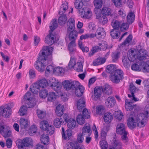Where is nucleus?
I'll list each match as a JSON object with an SVG mask.
<instances>
[{
  "label": "nucleus",
  "mask_w": 149,
  "mask_h": 149,
  "mask_svg": "<svg viewBox=\"0 0 149 149\" xmlns=\"http://www.w3.org/2000/svg\"><path fill=\"white\" fill-rule=\"evenodd\" d=\"M148 117L143 113L137 115L136 117L129 118L127 120V124L128 127L131 129L135 128L136 126L140 127L144 126L145 120Z\"/></svg>",
  "instance_id": "nucleus-1"
},
{
  "label": "nucleus",
  "mask_w": 149,
  "mask_h": 149,
  "mask_svg": "<svg viewBox=\"0 0 149 149\" xmlns=\"http://www.w3.org/2000/svg\"><path fill=\"white\" fill-rule=\"evenodd\" d=\"M47 55V54H46L45 51L40 52L38 60L35 64L36 69L40 72H43L44 71L45 66L47 64L46 60Z\"/></svg>",
  "instance_id": "nucleus-2"
},
{
  "label": "nucleus",
  "mask_w": 149,
  "mask_h": 149,
  "mask_svg": "<svg viewBox=\"0 0 149 149\" xmlns=\"http://www.w3.org/2000/svg\"><path fill=\"white\" fill-rule=\"evenodd\" d=\"M67 25L68 27V31H71L69 35L70 40H75L77 37V33L76 31L73 30L75 29L74 19L72 18H70L67 22Z\"/></svg>",
  "instance_id": "nucleus-3"
},
{
  "label": "nucleus",
  "mask_w": 149,
  "mask_h": 149,
  "mask_svg": "<svg viewBox=\"0 0 149 149\" xmlns=\"http://www.w3.org/2000/svg\"><path fill=\"white\" fill-rule=\"evenodd\" d=\"M124 75L123 71L120 69H118L116 70L113 74H110L109 78L113 83L118 84L124 78Z\"/></svg>",
  "instance_id": "nucleus-4"
},
{
  "label": "nucleus",
  "mask_w": 149,
  "mask_h": 149,
  "mask_svg": "<svg viewBox=\"0 0 149 149\" xmlns=\"http://www.w3.org/2000/svg\"><path fill=\"white\" fill-rule=\"evenodd\" d=\"M40 126L41 129L45 131L49 135H51L54 133L55 128L53 125L49 124L47 121L43 120L40 122Z\"/></svg>",
  "instance_id": "nucleus-5"
},
{
  "label": "nucleus",
  "mask_w": 149,
  "mask_h": 149,
  "mask_svg": "<svg viewBox=\"0 0 149 149\" xmlns=\"http://www.w3.org/2000/svg\"><path fill=\"white\" fill-rule=\"evenodd\" d=\"M116 132L117 134L122 135V139L125 143H126L128 142L127 132L125 130V125L123 123H121L117 125L116 128Z\"/></svg>",
  "instance_id": "nucleus-6"
},
{
  "label": "nucleus",
  "mask_w": 149,
  "mask_h": 149,
  "mask_svg": "<svg viewBox=\"0 0 149 149\" xmlns=\"http://www.w3.org/2000/svg\"><path fill=\"white\" fill-rule=\"evenodd\" d=\"M85 101L84 98H81L77 102V108L79 111H82V113L84 116L85 118H89L90 117L89 113L88 110L84 108L85 106Z\"/></svg>",
  "instance_id": "nucleus-7"
},
{
  "label": "nucleus",
  "mask_w": 149,
  "mask_h": 149,
  "mask_svg": "<svg viewBox=\"0 0 149 149\" xmlns=\"http://www.w3.org/2000/svg\"><path fill=\"white\" fill-rule=\"evenodd\" d=\"M33 143L32 139L29 137H26L22 140L19 139L17 141V144L19 148H23L24 147H28L31 145Z\"/></svg>",
  "instance_id": "nucleus-8"
},
{
  "label": "nucleus",
  "mask_w": 149,
  "mask_h": 149,
  "mask_svg": "<svg viewBox=\"0 0 149 149\" xmlns=\"http://www.w3.org/2000/svg\"><path fill=\"white\" fill-rule=\"evenodd\" d=\"M52 81L50 80L49 81V86L52 87L57 93H58L61 88V85L59 84L58 80L54 79V80L52 79Z\"/></svg>",
  "instance_id": "nucleus-9"
},
{
  "label": "nucleus",
  "mask_w": 149,
  "mask_h": 149,
  "mask_svg": "<svg viewBox=\"0 0 149 149\" xmlns=\"http://www.w3.org/2000/svg\"><path fill=\"white\" fill-rule=\"evenodd\" d=\"M79 13L83 15V17L87 19L90 18L92 15L91 10L86 7L83 8L81 10H80Z\"/></svg>",
  "instance_id": "nucleus-10"
},
{
  "label": "nucleus",
  "mask_w": 149,
  "mask_h": 149,
  "mask_svg": "<svg viewBox=\"0 0 149 149\" xmlns=\"http://www.w3.org/2000/svg\"><path fill=\"white\" fill-rule=\"evenodd\" d=\"M2 116L5 118H9L11 113V109L9 107L7 106L1 109Z\"/></svg>",
  "instance_id": "nucleus-11"
},
{
  "label": "nucleus",
  "mask_w": 149,
  "mask_h": 149,
  "mask_svg": "<svg viewBox=\"0 0 149 149\" xmlns=\"http://www.w3.org/2000/svg\"><path fill=\"white\" fill-rule=\"evenodd\" d=\"M62 136L63 139L65 140H69L72 135V131L70 129L67 130L65 132L63 127H62Z\"/></svg>",
  "instance_id": "nucleus-12"
},
{
  "label": "nucleus",
  "mask_w": 149,
  "mask_h": 149,
  "mask_svg": "<svg viewBox=\"0 0 149 149\" xmlns=\"http://www.w3.org/2000/svg\"><path fill=\"white\" fill-rule=\"evenodd\" d=\"M54 37V36L52 34V32H50L49 34L45 38V43L49 45H52L55 41Z\"/></svg>",
  "instance_id": "nucleus-13"
},
{
  "label": "nucleus",
  "mask_w": 149,
  "mask_h": 149,
  "mask_svg": "<svg viewBox=\"0 0 149 149\" xmlns=\"http://www.w3.org/2000/svg\"><path fill=\"white\" fill-rule=\"evenodd\" d=\"M96 18L98 19L99 22L101 24L104 25L107 24L108 22V19L106 16L102 15L101 14H97Z\"/></svg>",
  "instance_id": "nucleus-14"
},
{
  "label": "nucleus",
  "mask_w": 149,
  "mask_h": 149,
  "mask_svg": "<svg viewBox=\"0 0 149 149\" xmlns=\"http://www.w3.org/2000/svg\"><path fill=\"white\" fill-rule=\"evenodd\" d=\"M102 91V87H96L94 88V94L95 96L94 99L95 100H97L100 98Z\"/></svg>",
  "instance_id": "nucleus-15"
},
{
  "label": "nucleus",
  "mask_w": 149,
  "mask_h": 149,
  "mask_svg": "<svg viewBox=\"0 0 149 149\" xmlns=\"http://www.w3.org/2000/svg\"><path fill=\"white\" fill-rule=\"evenodd\" d=\"M116 103V100L114 97L110 96L107 98L105 102L106 105L109 108L113 107Z\"/></svg>",
  "instance_id": "nucleus-16"
},
{
  "label": "nucleus",
  "mask_w": 149,
  "mask_h": 149,
  "mask_svg": "<svg viewBox=\"0 0 149 149\" xmlns=\"http://www.w3.org/2000/svg\"><path fill=\"white\" fill-rule=\"evenodd\" d=\"M102 90L105 94L108 95L111 94L112 92V87L108 84H105L102 87Z\"/></svg>",
  "instance_id": "nucleus-17"
},
{
  "label": "nucleus",
  "mask_w": 149,
  "mask_h": 149,
  "mask_svg": "<svg viewBox=\"0 0 149 149\" xmlns=\"http://www.w3.org/2000/svg\"><path fill=\"white\" fill-rule=\"evenodd\" d=\"M130 91L131 93V95L128 94V95L129 97H132V100L135 101H137V98L135 97L134 93L136 91V88L133 84H131L130 85Z\"/></svg>",
  "instance_id": "nucleus-18"
},
{
  "label": "nucleus",
  "mask_w": 149,
  "mask_h": 149,
  "mask_svg": "<svg viewBox=\"0 0 149 149\" xmlns=\"http://www.w3.org/2000/svg\"><path fill=\"white\" fill-rule=\"evenodd\" d=\"M91 130L90 125L89 124H86L82 129V133L84 135H90Z\"/></svg>",
  "instance_id": "nucleus-19"
},
{
  "label": "nucleus",
  "mask_w": 149,
  "mask_h": 149,
  "mask_svg": "<svg viewBox=\"0 0 149 149\" xmlns=\"http://www.w3.org/2000/svg\"><path fill=\"white\" fill-rule=\"evenodd\" d=\"M140 67L143 72L149 73V61L142 63Z\"/></svg>",
  "instance_id": "nucleus-20"
},
{
  "label": "nucleus",
  "mask_w": 149,
  "mask_h": 149,
  "mask_svg": "<svg viewBox=\"0 0 149 149\" xmlns=\"http://www.w3.org/2000/svg\"><path fill=\"white\" fill-rule=\"evenodd\" d=\"M147 56L146 51L145 50L141 49L139 51L137 57L139 60L141 61L146 59Z\"/></svg>",
  "instance_id": "nucleus-21"
},
{
  "label": "nucleus",
  "mask_w": 149,
  "mask_h": 149,
  "mask_svg": "<svg viewBox=\"0 0 149 149\" xmlns=\"http://www.w3.org/2000/svg\"><path fill=\"white\" fill-rule=\"evenodd\" d=\"M110 33L112 38L116 39L119 38L120 32L119 30L113 29L110 31Z\"/></svg>",
  "instance_id": "nucleus-22"
},
{
  "label": "nucleus",
  "mask_w": 149,
  "mask_h": 149,
  "mask_svg": "<svg viewBox=\"0 0 149 149\" xmlns=\"http://www.w3.org/2000/svg\"><path fill=\"white\" fill-rule=\"evenodd\" d=\"M67 20V18L65 15H61L58 19V22L61 26H64Z\"/></svg>",
  "instance_id": "nucleus-23"
},
{
  "label": "nucleus",
  "mask_w": 149,
  "mask_h": 149,
  "mask_svg": "<svg viewBox=\"0 0 149 149\" xmlns=\"http://www.w3.org/2000/svg\"><path fill=\"white\" fill-rule=\"evenodd\" d=\"M38 84L42 89L46 88L48 85H49V81L45 78L39 80Z\"/></svg>",
  "instance_id": "nucleus-24"
},
{
  "label": "nucleus",
  "mask_w": 149,
  "mask_h": 149,
  "mask_svg": "<svg viewBox=\"0 0 149 149\" xmlns=\"http://www.w3.org/2000/svg\"><path fill=\"white\" fill-rule=\"evenodd\" d=\"M95 34H96V37L98 35L100 36L99 37L103 38L106 35V33L103 28L100 27L97 29Z\"/></svg>",
  "instance_id": "nucleus-25"
},
{
  "label": "nucleus",
  "mask_w": 149,
  "mask_h": 149,
  "mask_svg": "<svg viewBox=\"0 0 149 149\" xmlns=\"http://www.w3.org/2000/svg\"><path fill=\"white\" fill-rule=\"evenodd\" d=\"M111 24L114 29L119 30L121 26V22L118 20L113 19Z\"/></svg>",
  "instance_id": "nucleus-26"
},
{
  "label": "nucleus",
  "mask_w": 149,
  "mask_h": 149,
  "mask_svg": "<svg viewBox=\"0 0 149 149\" xmlns=\"http://www.w3.org/2000/svg\"><path fill=\"white\" fill-rule=\"evenodd\" d=\"M62 118H55L53 121V123L54 126L56 128L60 127L63 123V120Z\"/></svg>",
  "instance_id": "nucleus-27"
},
{
  "label": "nucleus",
  "mask_w": 149,
  "mask_h": 149,
  "mask_svg": "<svg viewBox=\"0 0 149 149\" xmlns=\"http://www.w3.org/2000/svg\"><path fill=\"white\" fill-rule=\"evenodd\" d=\"M29 126V124L28 120L22 118L20 119V126L22 129H26Z\"/></svg>",
  "instance_id": "nucleus-28"
},
{
  "label": "nucleus",
  "mask_w": 149,
  "mask_h": 149,
  "mask_svg": "<svg viewBox=\"0 0 149 149\" xmlns=\"http://www.w3.org/2000/svg\"><path fill=\"white\" fill-rule=\"evenodd\" d=\"M106 71L108 73L113 74L114 71L116 70V65H114L110 64L108 65L106 67Z\"/></svg>",
  "instance_id": "nucleus-29"
},
{
  "label": "nucleus",
  "mask_w": 149,
  "mask_h": 149,
  "mask_svg": "<svg viewBox=\"0 0 149 149\" xmlns=\"http://www.w3.org/2000/svg\"><path fill=\"white\" fill-rule=\"evenodd\" d=\"M67 123V126L70 129H73L76 127V122L73 119L70 118L68 119Z\"/></svg>",
  "instance_id": "nucleus-30"
},
{
  "label": "nucleus",
  "mask_w": 149,
  "mask_h": 149,
  "mask_svg": "<svg viewBox=\"0 0 149 149\" xmlns=\"http://www.w3.org/2000/svg\"><path fill=\"white\" fill-rule=\"evenodd\" d=\"M26 106L28 108L33 107L36 105V101L34 98L31 99L30 100L29 97L27 98Z\"/></svg>",
  "instance_id": "nucleus-31"
},
{
  "label": "nucleus",
  "mask_w": 149,
  "mask_h": 149,
  "mask_svg": "<svg viewBox=\"0 0 149 149\" xmlns=\"http://www.w3.org/2000/svg\"><path fill=\"white\" fill-rule=\"evenodd\" d=\"M31 91L34 94H37L41 89L40 86L37 83H34L33 87L30 88Z\"/></svg>",
  "instance_id": "nucleus-32"
},
{
  "label": "nucleus",
  "mask_w": 149,
  "mask_h": 149,
  "mask_svg": "<svg viewBox=\"0 0 149 149\" xmlns=\"http://www.w3.org/2000/svg\"><path fill=\"white\" fill-rule=\"evenodd\" d=\"M112 114L110 113H105L104 117V121L107 123H110L113 119Z\"/></svg>",
  "instance_id": "nucleus-33"
},
{
  "label": "nucleus",
  "mask_w": 149,
  "mask_h": 149,
  "mask_svg": "<svg viewBox=\"0 0 149 149\" xmlns=\"http://www.w3.org/2000/svg\"><path fill=\"white\" fill-rule=\"evenodd\" d=\"M63 86L64 88L66 90H72V82L70 81L66 80L63 82Z\"/></svg>",
  "instance_id": "nucleus-34"
},
{
  "label": "nucleus",
  "mask_w": 149,
  "mask_h": 149,
  "mask_svg": "<svg viewBox=\"0 0 149 149\" xmlns=\"http://www.w3.org/2000/svg\"><path fill=\"white\" fill-rule=\"evenodd\" d=\"M84 89L82 86H80L79 88L75 90L74 91H75V93L76 95L78 96H81L84 91Z\"/></svg>",
  "instance_id": "nucleus-35"
},
{
  "label": "nucleus",
  "mask_w": 149,
  "mask_h": 149,
  "mask_svg": "<svg viewBox=\"0 0 149 149\" xmlns=\"http://www.w3.org/2000/svg\"><path fill=\"white\" fill-rule=\"evenodd\" d=\"M74 6L75 8L78 10L79 13V10H82L81 8L83 6V3L81 0H76L74 3Z\"/></svg>",
  "instance_id": "nucleus-36"
},
{
  "label": "nucleus",
  "mask_w": 149,
  "mask_h": 149,
  "mask_svg": "<svg viewBox=\"0 0 149 149\" xmlns=\"http://www.w3.org/2000/svg\"><path fill=\"white\" fill-rule=\"evenodd\" d=\"M68 8V5L67 3L62 4L60 7L59 13L61 15L63 14L67 10Z\"/></svg>",
  "instance_id": "nucleus-37"
},
{
  "label": "nucleus",
  "mask_w": 149,
  "mask_h": 149,
  "mask_svg": "<svg viewBox=\"0 0 149 149\" xmlns=\"http://www.w3.org/2000/svg\"><path fill=\"white\" fill-rule=\"evenodd\" d=\"M134 19L135 16L134 14L132 13H130L127 16V22L129 24H131L134 21Z\"/></svg>",
  "instance_id": "nucleus-38"
},
{
  "label": "nucleus",
  "mask_w": 149,
  "mask_h": 149,
  "mask_svg": "<svg viewBox=\"0 0 149 149\" xmlns=\"http://www.w3.org/2000/svg\"><path fill=\"white\" fill-rule=\"evenodd\" d=\"M50 24L51 25L50 26V31H51V32H52L58 27V24L57 23L56 19H53Z\"/></svg>",
  "instance_id": "nucleus-39"
},
{
  "label": "nucleus",
  "mask_w": 149,
  "mask_h": 149,
  "mask_svg": "<svg viewBox=\"0 0 149 149\" xmlns=\"http://www.w3.org/2000/svg\"><path fill=\"white\" fill-rule=\"evenodd\" d=\"M101 12L103 15L109 16L111 14V10L109 8L104 7L102 8Z\"/></svg>",
  "instance_id": "nucleus-40"
},
{
  "label": "nucleus",
  "mask_w": 149,
  "mask_h": 149,
  "mask_svg": "<svg viewBox=\"0 0 149 149\" xmlns=\"http://www.w3.org/2000/svg\"><path fill=\"white\" fill-rule=\"evenodd\" d=\"M64 107L61 106V105H58L56 108V113L57 116H61L63 113Z\"/></svg>",
  "instance_id": "nucleus-41"
},
{
  "label": "nucleus",
  "mask_w": 149,
  "mask_h": 149,
  "mask_svg": "<svg viewBox=\"0 0 149 149\" xmlns=\"http://www.w3.org/2000/svg\"><path fill=\"white\" fill-rule=\"evenodd\" d=\"M47 100L49 101L52 102L55 100L56 97L55 93L54 92H49L48 95H47Z\"/></svg>",
  "instance_id": "nucleus-42"
},
{
  "label": "nucleus",
  "mask_w": 149,
  "mask_h": 149,
  "mask_svg": "<svg viewBox=\"0 0 149 149\" xmlns=\"http://www.w3.org/2000/svg\"><path fill=\"white\" fill-rule=\"evenodd\" d=\"M40 140L44 144L47 145L49 143V138L46 135L43 134L41 136Z\"/></svg>",
  "instance_id": "nucleus-43"
},
{
  "label": "nucleus",
  "mask_w": 149,
  "mask_h": 149,
  "mask_svg": "<svg viewBox=\"0 0 149 149\" xmlns=\"http://www.w3.org/2000/svg\"><path fill=\"white\" fill-rule=\"evenodd\" d=\"M123 144L118 140H115L113 142V147L115 149H122Z\"/></svg>",
  "instance_id": "nucleus-44"
},
{
  "label": "nucleus",
  "mask_w": 149,
  "mask_h": 149,
  "mask_svg": "<svg viewBox=\"0 0 149 149\" xmlns=\"http://www.w3.org/2000/svg\"><path fill=\"white\" fill-rule=\"evenodd\" d=\"M105 61V58H98L93 62V64L94 65H98L104 63Z\"/></svg>",
  "instance_id": "nucleus-45"
},
{
  "label": "nucleus",
  "mask_w": 149,
  "mask_h": 149,
  "mask_svg": "<svg viewBox=\"0 0 149 149\" xmlns=\"http://www.w3.org/2000/svg\"><path fill=\"white\" fill-rule=\"evenodd\" d=\"M83 65L81 62H77L74 67V69L78 72H81L83 71Z\"/></svg>",
  "instance_id": "nucleus-46"
},
{
  "label": "nucleus",
  "mask_w": 149,
  "mask_h": 149,
  "mask_svg": "<svg viewBox=\"0 0 149 149\" xmlns=\"http://www.w3.org/2000/svg\"><path fill=\"white\" fill-rule=\"evenodd\" d=\"M37 127L34 125H32L29 130V134L30 136H32L33 134H35L37 132Z\"/></svg>",
  "instance_id": "nucleus-47"
},
{
  "label": "nucleus",
  "mask_w": 149,
  "mask_h": 149,
  "mask_svg": "<svg viewBox=\"0 0 149 149\" xmlns=\"http://www.w3.org/2000/svg\"><path fill=\"white\" fill-rule=\"evenodd\" d=\"M93 3L95 8L100 9L102 5V0H94Z\"/></svg>",
  "instance_id": "nucleus-48"
},
{
  "label": "nucleus",
  "mask_w": 149,
  "mask_h": 149,
  "mask_svg": "<svg viewBox=\"0 0 149 149\" xmlns=\"http://www.w3.org/2000/svg\"><path fill=\"white\" fill-rule=\"evenodd\" d=\"M77 123L80 125L84 124L85 121L83 116L81 114H79L77 116Z\"/></svg>",
  "instance_id": "nucleus-49"
},
{
  "label": "nucleus",
  "mask_w": 149,
  "mask_h": 149,
  "mask_svg": "<svg viewBox=\"0 0 149 149\" xmlns=\"http://www.w3.org/2000/svg\"><path fill=\"white\" fill-rule=\"evenodd\" d=\"M48 94V91L46 89H41L39 93V96L42 98H45Z\"/></svg>",
  "instance_id": "nucleus-50"
},
{
  "label": "nucleus",
  "mask_w": 149,
  "mask_h": 149,
  "mask_svg": "<svg viewBox=\"0 0 149 149\" xmlns=\"http://www.w3.org/2000/svg\"><path fill=\"white\" fill-rule=\"evenodd\" d=\"M132 104L131 102H128V103L127 102L125 104V108L127 111H131L132 110L134 107L136 105H132Z\"/></svg>",
  "instance_id": "nucleus-51"
},
{
  "label": "nucleus",
  "mask_w": 149,
  "mask_h": 149,
  "mask_svg": "<svg viewBox=\"0 0 149 149\" xmlns=\"http://www.w3.org/2000/svg\"><path fill=\"white\" fill-rule=\"evenodd\" d=\"M72 90L74 91L80 86H81L80 85V84L79 82L77 81H72Z\"/></svg>",
  "instance_id": "nucleus-52"
},
{
  "label": "nucleus",
  "mask_w": 149,
  "mask_h": 149,
  "mask_svg": "<svg viewBox=\"0 0 149 149\" xmlns=\"http://www.w3.org/2000/svg\"><path fill=\"white\" fill-rule=\"evenodd\" d=\"M37 113L38 118L41 119L43 118L46 115L45 111H43L39 109L37 110Z\"/></svg>",
  "instance_id": "nucleus-53"
},
{
  "label": "nucleus",
  "mask_w": 149,
  "mask_h": 149,
  "mask_svg": "<svg viewBox=\"0 0 149 149\" xmlns=\"http://www.w3.org/2000/svg\"><path fill=\"white\" fill-rule=\"evenodd\" d=\"M27 107L26 106H23L20 108L19 111L20 116H23L26 113L27 111Z\"/></svg>",
  "instance_id": "nucleus-54"
},
{
  "label": "nucleus",
  "mask_w": 149,
  "mask_h": 149,
  "mask_svg": "<svg viewBox=\"0 0 149 149\" xmlns=\"http://www.w3.org/2000/svg\"><path fill=\"white\" fill-rule=\"evenodd\" d=\"M97 113L101 115L103 114L104 112V109L103 107L102 106H97L96 109Z\"/></svg>",
  "instance_id": "nucleus-55"
},
{
  "label": "nucleus",
  "mask_w": 149,
  "mask_h": 149,
  "mask_svg": "<svg viewBox=\"0 0 149 149\" xmlns=\"http://www.w3.org/2000/svg\"><path fill=\"white\" fill-rule=\"evenodd\" d=\"M114 115L115 118L119 120H120L123 117V113L120 111H115L114 113Z\"/></svg>",
  "instance_id": "nucleus-56"
},
{
  "label": "nucleus",
  "mask_w": 149,
  "mask_h": 149,
  "mask_svg": "<svg viewBox=\"0 0 149 149\" xmlns=\"http://www.w3.org/2000/svg\"><path fill=\"white\" fill-rule=\"evenodd\" d=\"M64 70L61 67H57L53 70V72L55 74H61L64 72Z\"/></svg>",
  "instance_id": "nucleus-57"
},
{
  "label": "nucleus",
  "mask_w": 149,
  "mask_h": 149,
  "mask_svg": "<svg viewBox=\"0 0 149 149\" xmlns=\"http://www.w3.org/2000/svg\"><path fill=\"white\" fill-rule=\"evenodd\" d=\"M132 38V35L131 34L129 35L125 41L122 43L121 45H125L128 44L131 41Z\"/></svg>",
  "instance_id": "nucleus-58"
},
{
  "label": "nucleus",
  "mask_w": 149,
  "mask_h": 149,
  "mask_svg": "<svg viewBox=\"0 0 149 149\" xmlns=\"http://www.w3.org/2000/svg\"><path fill=\"white\" fill-rule=\"evenodd\" d=\"M84 134L82 133H79L77 135V142L78 144L81 143L83 142L84 140L83 136Z\"/></svg>",
  "instance_id": "nucleus-59"
},
{
  "label": "nucleus",
  "mask_w": 149,
  "mask_h": 149,
  "mask_svg": "<svg viewBox=\"0 0 149 149\" xmlns=\"http://www.w3.org/2000/svg\"><path fill=\"white\" fill-rule=\"evenodd\" d=\"M76 62L75 60L73 58H71L69 63L68 64V67L69 69H71L74 67L76 65Z\"/></svg>",
  "instance_id": "nucleus-60"
},
{
  "label": "nucleus",
  "mask_w": 149,
  "mask_h": 149,
  "mask_svg": "<svg viewBox=\"0 0 149 149\" xmlns=\"http://www.w3.org/2000/svg\"><path fill=\"white\" fill-rule=\"evenodd\" d=\"M100 143L101 147L102 149H107L108 147L107 142L104 140L100 141Z\"/></svg>",
  "instance_id": "nucleus-61"
},
{
  "label": "nucleus",
  "mask_w": 149,
  "mask_h": 149,
  "mask_svg": "<svg viewBox=\"0 0 149 149\" xmlns=\"http://www.w3.org/2000/svg\"><path fill=\"white\" fill-rule=\"evenodd\" d=\"M101 47H100L97 46H96L93 47L91 51L92 52V53H91V55L90 54V56H91L96 52H98L100 50H101Z\"/></svg>",
  "instance_id": "nucleus-62"
},
{
  "label": "nucleus",
  "mask_w": 149,
  "mask_h": 149,
  "mask_svg": "<svg viewBox=\"0 0 149 149\" xmlns=\"http://www.w3.org/2000/svg\"><path fill=\"white\" fill-rule=\"evenodd\" d=\"M114 5L117 7H120L122 5L121 0H112Z\"/></svg>",
  "instance_id": "nucleus-63"
},
{
  "label": "nucleus",
  "mask_w": 149,
  "mask_h": 149,
  "mask_svg": "<svg viewBox=\"0 0 149 149\" xmlns=\"http://www.w3.org/2000/svg\"><path fill=\"white\" fill-rule=\"evenodd\" d=\"M129 27V24L127 23H123L121 24L120 29L121 31L126 30Z\"/></svg>",
  "instance_id": "nucleus-64"
}]
</instances>
